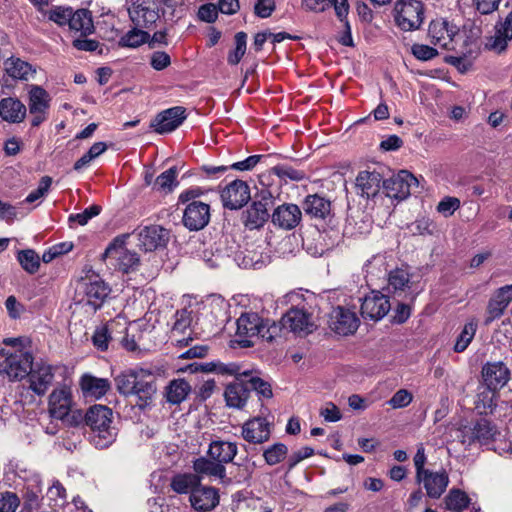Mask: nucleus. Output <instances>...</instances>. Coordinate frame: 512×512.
Returning a JSON list of instances; mask_svg holds the SVG:
<instances>
[{"label": "nucleus", "mask_w": 512, "mask_h": 512, "mask_svg": "<svg viewBox=\"0 0 512 512\" xmlns=\"http://www.w3.org/2000/svg\"><path fill=\"white\" fill-rule=\"evenodd\" d=\"M206 190L199 186H192L182 191L178 196V203L186 205L182 222L190 231H199L210 222V205L199 200Z\"/></svg>", "instance_id": "1"}, {"label": "nucleus", "mask_w": 512, "mask_h": 512, "mask_svg": "<svg viewBox=\"0 0 512 512\" xmlns=\"http://www.w3.org/2000/svg\"><path fill=\"white\" fill-rule=\"evenodd\" d=\"M85 423L91 429V441L97 448H107L116 437L112 427L113 411L105 405H93L85 414Z\"/></svg>", "instance_id": "2"}, {"label": "nucleus", "mask_w": 512, "mask_h": 512, "mask_svg": "<svg viewBox=\"0 0 512 512\" xmlns=\"http://www.w3.org/2000/svg\"><path fill=\"white\" fill-rule=\"evenodd\" d=\"M16 338H8L4 342L13 347L0 349V373L6 374L10 380H22L32 369L34 357L30 351L15 348Z\"/></svg>", "instance_id": "3"}, {"label": "nucleus", "mask_w": 512, "mask_h": 512, "mask_svg": "<svg viewBox=\"0 0 512 512\" xmlns=\"http://www.w3.org/2000/svg\"><path fill=\"white\" fill-rule=\"evenodd\" d=\"M275 205V197L266 188L255 194L251 205L242 213L243 225L249 229H260L271 218L269 210Z\"/></svg>", "instance_id": "4"}, {"label": "nucleus", "mask_w": 512, "mask_h": 512, "mask_svg": "<svg viewBox=\"0 0 512 512\" xmlns=\"http://www.w3.org/2000/svg\"><path fill=\"white\" fill-rule=\"evenodd\" d=\"M498 436L500 432L497 426L485 418H480L469 425H462L457 430V439L465 446L474 443L488 446L496 442Z\"/></svg>", "instance_id": "5"}, {"label": "nucleus", "mask_w": 512, "mask_h": 512, "mask_svg": "<svg viewBox=\"0 0 512 512\" xmlns=\"http://www.w3.org/2000/svg\"><path fill=\"white\" fill-rule=\"evenodd\" d=\"M127 238L126 234L115 237L103 253V259L109 260L116 269L123 273L134 271L140 263L138 254L125 247Z\"/></svg>", "instance_id": "6"}, {"label": "nucleus", "mask_w": 512, "mask_h": 512, "mask_svg": "<svg viewBox=\"0 0 512 512\" xmlns=\"http://www.w3.org/2000/svg\"><path fill=\"white\" fill-rule=\"evenodd\" d=\"M302 208L319 230L325 231L335 226V215L329 199L318 194H310L304 198Z\"/></svg>", "instance_id": "7"}, {"label": "nucleus", "mask_w": 512, "mask_h": 512, "mask_svg": "<svg viewBox=\"0 0 512 512\" xmlns=\"http://www.w3.org/2000/svg\"><path fill=\"white\" fill-rule=\"evenodd\" d=\"M395 21L403 31L418 29L424 19V5L419 0H401L395 7Z\"/></svg>", "instance_id": "8"}, {"label": "nucleus", "mask_w": 512, "mask_h": 512, "mask_svg": "<svg viewBox=\"0 0 512 512\" xmlns=\"http://www.w3.org/2000/svg\"><path fill=\"white\" fill-rule=\"evenodd\" d=\"M263 318L255 312L242 313L237 319V330L235 342L241 348L253 347L260 339Z\"/></svg>", "instance_id": "9"}, {"label": "nucleus", "mask_w": 512, "mask_h": 512, "mask_svg": "<svg viewBox=\"0 0 512 512\" xmlns=\"http://www.w3.org/2000/svg\"><path fill=\"white\" fill-rule=\"evenodd\" d=\"M281 324L295 334L308 335L316 329L313 315L304 306L291 307L281 318Z\"/></svg>", "instance_id": "10"}, {"label": "nucleus", "mask_w": 512, "mask_h": 512, "mask_svg": "<svg viewBox=\"0 0 512 512\" xmlns=\"http://www.w3.org/2000/svg\"><path fill=\"white\" fill-rule=\"evenodd\" d=\"M220 197L224 208L238 210L251 199L250 187L247 182L236 179L221 190Z\"/></svg>", "instance_id": "11"}, {"label": "nucleus", "mask_w": 512, "mask_h": 512, "mask_svg": "<svg viewBox=\"0 0 512 512\" xmlns=\"http://www.w3.org/2000/svg\"><path fill=\"white\" fill-rule=\"evenodd\" d=\"M418 185V180L407 170L383 181V189L389 198L404 200L411 194L412 187Z\"/></svg>", "instance_id": "12"}, {"label": "nucleus", "mask_w": 512, "mask_h": 512, "mask_svg": "<svg viewBox=\"0 0 512 512\" xmlns=\"http://www.w3.org/2000/svg\"><path fill=\"white\" fill-rule=\"evenodd\" d=\"M186 108L174 106L159 112L151 121L150 128L158 134H167L176 130L186 120Z\"/></svg>", "instance_id": "13"}, {"label": "nucleus", "mask_w": 512, "mask_h": 512, "mask_svg": "<svg viewBox=\"0 0 512 512\" xmlns=\"http://www.w3.org/2000/svg\"><path fill=\"white\" fill-rule=\"evenodd\" d=\"M359 323L356 313L343 306L333 308L329 314V328L338 335L354 334L359 327Z\"/></svg>", "instance_id": "14"}, {"label": "nucleus", "mask_w": 512, "mask_h": 512, "mask_svg": "<svg viewBox=\"0 0 512 512\" xmlns=\"http://www.w3.org/2000/svg\"><path fill=\"white\" fill-rule=\"evenodd\" d=\"M360 300V313L364 319L381 320L391 309L389 298L379 291H372Z\"/></svg>", "instance_id": "15"}, {"label": "nucleus", "mask_w": 512, "mask_h": 512, "mask_svg": "<svg viewBox=\"0 0 512 512\" xmlns=\"http://www.w3.org/2000/svg\"><path fill=\"white\" fill-rule=\"evenodd\" d=\"M188 500L194 512H211L220 503L219 489L200 482Z\"/></svg>", "instance_id": "16"}, {"label": "nucleus", "mask_w": 512, "mask_h": 512, "mask_svg": "<svg viewBox=\"0 0 512 512\" xmlns=\"http://www.w3.org/2000/svg\"><path fill=\"white\" fill-rule=\"evenodd\" d=\"M110 292L109 285L95 276L82 283L83 298L81 301L96 311L103 306Z\"/></svg>", "instance_id": "17"}, {"label": "nucleus", "mask_w": 512, "mask_h": 512, "mask_svg": "<svg viewBox=\"0 0 512 512\" xmlns=\"http://www.w3.org/2000/svg\"><path fill=\"white\" fill-rule=\"evenodd\" d=\"M458 32L459 28L455 24L445 19H436L429 24L428 37L433 45L450 50Z\"/></svg>", "instance_id": "18"}, {"label": "nucleus", "mask_w": 512, "mask_h": 512, "mask_svg": "<svg viewBox=\"0 0 512 512\" xmlns=\"http://www.w3.org/2000/svg\"><path fill=\"white\" fill-rule=\"evenodd\" d=\"M301 220L302 210L293 203H283L277 206L271 214L272 224L286 231L295 229Z\"/></svg>", "instance_id": "19"}, {"label": "nucleus", "mask_w": 512, "mask_h": 512, "mask_svg": "<svg viewBox=\"0 0 512 512\" xmlns=\"http://www.w3.org/2000/svg\"><path fill=\"white\" fill-rule=\"evenodd\" d=\"M27 377L30 384L29 388L38 396H43L54 380L53 367L44 362L33 363Z\"/></svg>", "instance_id": "20"}, {"label": "nucleus", "mask_w": 512, "mask_h": 512, "mask_svg": "<svg viewBox=\"0 0 512 512\" xmlns=\"http://www.w3.org/2000/svg\"><path fill=\"white\" fill-rule=\"evenodd\" d=\"M140 247L145 252H152L165 247L169 241V231L160 225H149L138 233Z\"/></svg>", "instance_id": "21"}, {"label": "nucleus", "mask_w": 512, "mask_h": 512, "mask_svg": "<svg viewBox=\"0 0 512 512\" xmlns=\"http://www.w3.org/2000/svg\"><path fill=\"white\" fill-rule=\"evenodd\" d=\"M72 407V393L68 387L56 388L49 396V414L52 418L65 421Z\"/></svg>", "instance_id": "22"}, {"label": "nucleus", "mask_w": 512, "mask_h": 512, "mask_svg": "<svg viewBox=\"0 0 512 512\" xmlns=\"http://www.w3.org/2000/svg\"><path fill=\"white\" fill-rule=\"evenodd\" d=\"M243 439L252 444L267 442L271 436L270 423L264 417H254L242 425Z\"/></svg>", "instance_id": "23"}, {"label": "nucleus", "mask_w": 512, "mask_h": 512, "mask_svg": "<svg viewBox=\"0 0 512 512\" xmlns=\"http://www.w3.org/2000/svg\"><path fill=\"white\" fill-rule=\"evenodd\" d=\"M482 378L489 390L497 391L507 384L510 370L502 362H488L482 368Z\"/></svg>", "instance_id": "24"}, {"label": "nucleus", "mask_w": 512, "mask_h": 512, "mask_svg": "<svg viewBox=\"0 0 512 512\" xmlns=\"http://www.w3.org/2000/svg\"><path fill=\"white\" fill-rule=\"evenodd\" d=\"M512 302V284L498 288L489 299L486 323L500 318Z\"/></svg>", "instance_id": "25"}, {"label": "nucleus", "mask_w": 512, "mask_h": 512, "mask_svg": "<svg viewBox=\"0 0 512 512\" xmlns=\"http://www.w3.org/2000/svg\"><path fill=\"white\" fill-rule=\"evenodd\" d=\"M135 386L133 395L139 398L140 403L138 405L143 408L148 405L149 401H151L153 395L156 393L155 376L149 370L142 368L137 369Z\"/></svg>", "instance_id": "26"}, {"label": "nucleus", "mask_w": 512, "mask_h": 512, "mask_svg": "<svg viewBox=\"0 0 512 512\" xmlns=\"http://www.w3.org/2000/svg\"><path fill=\"white\" fill-rule=\"evenodd\" d=\"M418 483H423L427 495L430 498L438 499L445 492L449 477L446 471L433 472L431 470L423 473L419 478H416Z\"/></svg>", "instance_id": "27"}, {"label": "nucleus", "mask_w": 512, "mask_h": 512, "mask_svg": "<svg viewBox=\"0 0 512 512\" xmlns=\"http://www.w3.org/2000/svg\"><path fill=\"white\" fill-rule=\"evenodd\" d=\"M512 40V20L507 15L503 21L495 24V33L489 37L485 46L489 50L501 53L507 49L508 43Z\"/></svg>", "instance_id": "28"}, {"label": "nucleus", "mask_w": 512, "mask_h": 512, "mask_svg": "<svg viewBox=\"0 0 512 512\" xmlns=\"http://www.w3.org/2000/svg\"><path fill=\"white\" fill-rule=\"evenodd\" d=\"M250 397V389L244 380H233L225 387L224 398L230 408L243 409Z\"/></svg>", "instance_id": "29"}, {"label": "nucleus", "mask_w": 512, "mask_h": 512, "mask_svg": "<svg viewBox=\"0 0 512 512\" xmlns=\"http://www.w3.org/2000/svg\"><path fill=\"white\" fill-rule=\"evenodd\" d=\"M69 31L77 36H89L94 33L95 27L90 10L82 8L74 10L69 20Z\"/></svg>", "instance_id": "30"}, {"label": "nucleus", "mask_w": 512, "mask_h": 512, "mask_svg": "<svg viewBox=\"0 0 512 512\" xmlns=\"http://www.w3.org/2000/svg\"><path fill=\"white\" fill-rule=\"evenodd\" d=\"M382 176L377 171H360L356 177V187L362 197L367 199L375 197L383 184Z\"/></svg>", "instance_id": "31"}, {"label": "nucleus", "mask_w": 512, "mask_h": 512, "mask_svg": "<svg viewBox=\"0 0 512 512\" xmlns=\"http://www.w3.org/2000/svg\"><path fill=\"white\" fill-rule=\"evenodd\" d=\"M79 385L84 397L99 399L103 397L111 388V384L106 378H98L91 374L81 376Z\"/></svg>", "instance_id": "32"}, {"label": "nucleus", "mask_w": 512, "mask_h": 512, "mask_svg": "<svg viewBox=\"0 0 512 512\" xmlns=\"http://www.w3.org/2000/svg\"><path fill=\"white\" fill-rule=\"evenodd\" d=\"M238 447L235 442L214 440L210 443L208 456L222 465L233 461L237 455Z\"/></svg>", "instance_id": "33"}, {"label": "nucleus", "mask_w": 512, "mask_h": 512, "mask_svg": "<svg viewBox=\"0 0 512 512\" xmlns=\"http://www.w3.org/2000/svg\"><path fill=\"white\" fill-rule=\"evenodd\" d=\"M27 109L18 99L8 97L0 101V117L10 123H20L26 116Z\"/></svg>", "instance_id": "34"}, {"label": "nucleus", "mask_w": 512, "mask_h": 512, "mask_svg": "<svg viewBox=\"0 0 512 512\" xmlns=\"http://www.w3.org/2000/svg\"><path fill=\"white\" fill-rule=\"evenodd\" d=\"M129 16L132 22L142 28H150L159 19V12L145 3L134 4L129 9Z\"/></svg>", "instance_id": "35"}, {"label": "nucleus", "mask_w": 512, "mask_h": 512, "mask_svg": "<svg viewBox=\"0 0 512 512\" xmlns=\"http://www.w3.org/2000/svg\"><path fill=\"white\" fill-rule=\"evenodd\" d=\"M194 474L206 475L223 480L226 477V468L224 465L213 459L199 457L193 461Z\"/></svg>", "instance_id": "36"}, {"label": "nucleus", "mask_w": 512, "mask_h": 512, "mask_svg": "<svg viewBox=\"0 0 512 512\" xmlns=\"http://www.w3.org/2000/svg\"><path fill=\"white\" fill-rule=\"evenodd\" d=\"M200 482V476L194 473H179L172 477L170 487L175 493L188 494L190 497Z\"/></svg>", "instance_id": "37"}, {"label": "nucleus", "mask_w": 512, "mask_h": 512, "mask_svg": "<svg viewBox=\"0 0 512 512\" xmlns=\"http://www.w3.org/2000/svg\"><path fill=\"white\" fill-rule=\"evenodd\" d=\"M248 375L249 376H245L243 380L246 382L250 392L255 391L259 399H270L273 397L271 384L260 377L259 371L249 369Z\"/></svg>", "instance_id": "38"}, {"label": "nucleus", "mask_w": 512, "mask_h": 512, "mask_svg": "<svg viewBox=\"0 0 512 512\" xmlns=\"http://www.w3.org/2000/svg\"><path fill=\"white\" fill-rule=\"evenodd\" d=\"M50 97L45 89L33 86L29 92V113H48Z\"/></svg>", "instance_id": "39"}, {"label": "nucleus", "mask_w": 512, "mask_h": 512, "mask_svg": "<svg viewBox=\"0 0 512 512\" xmlns=\"http://www.w3.org/2000/svg\"><path fill=\"white\" fill-rule=\"evenodd\" d=\"M119 322L112 320L105 325L97 327L92 336V343L95 348L100 351H106L109 346V342L113 339L112 332Z\"/></svg>", "instance_id": "40"}, {"label": "nucleus", "mask_w": 512, "mask_h": 512, "mask_svg": "<svg viewBox=\"0 0 512 512\" xmlns=\"http://www.w3.org/2000/svg\"><path fill=\"white\" fill-rule=\"evenodd\" d=\"M388 270L387 257L385 254L373 255L364 265L366 277L385 278Z\"/></svg>", "instance_id": "41"}, {"label": "nucleus", "mask_w": 512, "mask_h": 512, "mask_svg": "<svg viewBox=\"0 0 512 512\" xmlns=\"http://www.w3.org/2000/svg\"><path fill=\"white\" fill-rule=\"evenodd\" d=\"M191 391L189 383L183 379H177L170 382L166 389V399L169 403L180 404L186 399Z\"/></svg>", "instance_id": "42"}, {"label": "nucleus", "mask_w": 512, "mask_h": 512, "mask_svg": "<svg viewBox=\"0 0 512 512\" xmlns=\"http://www.w3.org/2000/svg\"><path fill=\"white\" fill-rule=\"evenodd\" d=\"M271 172L285 182L288 180L298 182L307 177L304 170L298 169L288 163L275 165L272 167Z\"/></svg>", "instance_id": "43"}, {"label": "nucleus", "mask_w": 512, "mask_h": 512, "mask_svg": "<svg viewBox=\"0 0 512 512\" xmlns=\"http://www.w3.org/2000/svg\"><path fill=\"white\" fill-rule=\"evenodd\" d=\"M410 274L401 268H396L388 273V289L397 292H404L409 288Z\"/></svg>", "instance_id": "44"}, {"label": "nucleus", "mask_w": 512, "mask_h": 512, "mask_svg": "<svg viewBox=\"0 0 512 512\" xmlns=\"http://www.w3.org/2000/svg\"><path fill=\"white\" fill-rule=\"evenodd\" d=\"M137 379V369L123 371L115 378V384L120 394L129 396L135 392V381Z\"/></svg>", "instance_id": "45"}, {"label": "nucleus", "mask_w": 512, "mask_h": 512, "mask_svg": "<svg viewBox=\"0 0 512 512\" xmlns=\"http://www.w3.org/2000/svg\"><path fill=\"white\" fill-rule=\"evenodd\" d=\"M5 70L14 79H27L31 72V65L19 58H9L5 61Z\"/></svg>", "instance_id": "46"}, {"label": "nucleus", "mask_w": 512, "mask_h": 512, "mask_svg": "<svg viewBox=\"0 0 512 512\" xmlns=\"http://www.w3.org/2000/svg\"><path fill=\"white\" fill-rule=\"evenodd\" d=\"M469 503L468 495L459 489H451L445 498L446 508L453 512L465 510L468 508Z\"/></svg>", "instance_id": "47"}, {"label": "nucleus", "mask_w": 512, "mask_h": 512, "mask_svg": "<svg viewBox=\"0 0 512 512\" xmlns=\"http://www.w3.org/2000/svg\"><path fill=\"white\" fill-rule=\"evenodd\" d=\"M177 174L178 170L175 166L162 172L154 181L153 189L166 193L171 192L178 185Z\"/></svg>", "instance_id": "48"}, {"label": "nucleus", "mask_w": 512, "mask_h": 512, "mask_svg": "<svg viewBox=\"0 0 512 512\" xmlns=\"http://www.w3.org/2000/svg\"><path fill=\"white\" fill-rule=\"evenodd\" d=\"M17 260L24 271L35 274L40 267V257L33 249L21 250L17 253Z\"/></svg>", "instance_id": "49"}, {"label": "nucleus", "mask_w": 512, "mask_h": 512, "mask_svg": "<svg viewBox=\"0 0 512 512\" xmlns=\"http://www.w3.org/2000/svg\"><path fill=\"white\" fill-rule=\"evenodd\" d=\"M477 331V322L471 320L467 322L461 333L456 339V343L454 345V351L457 353H461L467 349L471 341L473 340L475 333Z\"/></svg>", "instance_id": "50"}, {"label": "nucleus", "mask_w": 512, "mask_h": 512, "mask_svg": "<svg viewBox=\"0 0 512 512\" xmlns=\"http://www.w3.org/2000/svg\"><path fill=\"white\" fill-rule=\"evenodd\" d=\"M288 448L283 443H275L263 451L265 462L274 466L287 458Z\"/></svg>", "instance_id": "51"}, {"label": "nucleus", "mask_w": 512, "mask_h": 512, "mask_svg": "<svg viewBox=\"0 0 512 512\" xmlns=\"http://www.w3.org/2000/svg\"><path fill=\"white\" fill-rule=\"evenodd\" d=\"M235 48L230 51L227 62L230 65H237L246 53L247 34L243 31L237 32L234 36Z\"/></svg>", "instance_id": "52"}, {"label": "nucleus", "mask_w": 512, "mask_h": 512, "mask_svg": "<svg viewBox=\"0 0 512 512\" xmlns=\"http://www.w3.org/2000/svg\"><path fill=\"white\" fill-rule=\"evenodd\" d=\"M283 329L286 328L283 327L281 322L278 324L274 321H270L269 319H263L260 339L268 343H272L274 340H276V338L281 337Z\"/></svg>", "instance_id": "53"}, {"label": "nucleus", "mask_w": 512, "mask_h": 512, "mask_svg": "<svg viewBox=\"0 0 512 512\" xmlns=\"http://www.w3.org/2000/svg\"><path fill=\"white\" fill-rule=\"evenodd\" d=\"M72 46L85 52H97L99 55L103 54L104 45L94 39H89L88 36H77L72 41Z\"/></svg>", "instance_id": "54"}, {"label": "nucleus", "mask_w": 512, "mask_h": 512, "mask_svg": "<svg viewBox=\"0 0 512 512\" xmlns=\"http://www.w3.org/2000/svg\"><path fill=\"white\" fill-rule=\"evenodd\" d=\"M148 37V33L142 30L132 29L121 37V39L119 40V46L136 48L145 43Z\"/></svg>", "instance_id": "55"}, {"label": "nucleus", "mask_w": 512, "mask_h": 512, "mask_svg": "<svg viewBox=\"0 0 512 512\" xmlns=\"http://www.w3.org/2000/svg\"><path fill=\"white\" fill-rule=\"evenodd\" d=\"M72 12V7L55 6L49 10L48 19L60 27L68 26Z\"/></svg>", "instance_id": "56"}, {"label": "nucleus", "mask_w": 512, "mask_h": 512, "mask_svg": "<svg viewBox=\"0 0 512 512\" xmlns=\"http://www.w3.org/2000/svg\"><path fill=\"white\" fill-rule=\"evenodd\" d=\"M175 322L172 327V331L178 333H184L187 328L190 327L192 322V311L187 308L177 310L175 315Z\"/></svg>", "instance_id": "57"}, {"label": "nucleus", "mask_w": 512, "mask_h": 512, "mask_svg": "<svg viewBox=\"0 0 512 512\" xmlns=\"http://www.w3.org/2000/svg\"><path fill=\"white\" fill-rule=\"evenodd\" d=\"M52 185V178L50 176H43L38 184L37 189L30 192L25 198V203H33L38 199L44 197L50 190Z\"/></svg>", "instance_id": "58"}, {"label": "nucleus", "mask_w": 512, "mask_h": 512, "mask_svg": "<svg viewBox=\"0 0 512 512\" xmlns=\"http://www.w3.org/2000/svg\"><path fill=\"white\" fill-rule=\"evenodd\" d=\"M100 212H101V207L99 205L94 204V205L86 208L81 213L70 214L68 221H69V223L76 222L77 224L83 226V225H86L90 219L99 215Z\"/></svg>", "instance_id": "59"}, {"label": "nucleus", "mask_w": 512, "mask_h": 512, "mask_svg": "<svg viewBox=\"0 0 512 512\" xmlns=\"http://www.w3.org/2000/svg\"><path fill=\"white\" fill-rule=\"evenodd\" d=\"M20 505V499L16 493L6 491L0 493V512H15Z\"/></svg>", "instance_id": "60"}, {"label": "nucleus", "mask_w": 512, "mask_h": 512, "mask_svg": "<svg viewBox=\"0 0 512 512\" xmlns=\"http://www.w3.org/2000/svg\"><path fill=\"white\" fill-rule=\"evenodd\" d=\"M411 53L420 61H429L438 56V51L435 48L424 44H413Z\"/></svg>", "instance_id": "61"}, {"label": "nucleus", "mask_w": 512, "mask_h": 512, "mask_svg": "<svg viewBox=\"0 0 512 512\" xmlns=\"http://www.w3.org/2000/svg\"><path fill=\"white\" fill-rule=\"evenodd\" d=\"M502 0H472V5L479 15H490L498 11Z\"/></svg>", "instance_id": "62"}, {"label": "nucleus", "mask_w": 512, "mask_h": 512, "mask_svg": "<svg viewBox=\"0 0 512 512\" xmlns=\"http://www.w3.org/2000/svg\"><path fill=\"white\" fill-rule=\"evenodd\" d=\"M460 200L456 197H444L437 205V211L444 217H449L459 209Z\"/></svg>", "instance_id": "63"}, {"label": "nucleus", "mask_w": 512, "mask_h": 512, "mask_svg": "<svg viewBox=\"0 0 512 512\" xmlns=\"http://www.w3.org/2000/svg\"><path fill=\"white\" fill-rule=\"evenodd\" d=\"M268 155H251L242 161H238L230 165V169L239 171H251L258 163L266 160Z\"/></svg>", "instance_id": "64"}]
</instances>
